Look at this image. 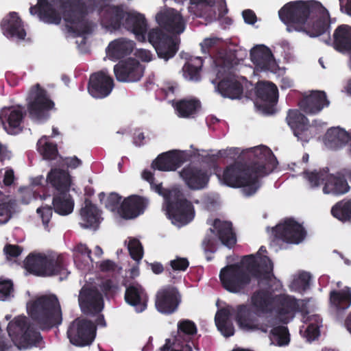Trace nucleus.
Masks as SVG:
<instances>
[{
	"mask_svg": "<svg viewBox=\"0 0 351 351\" xmlns=\"http://www.w3.org/2000/svg\"><path fill=\"white\" fill-rule=\"evenodd\" d=\"M26 307H61L59 300L53 293L42 295L27 303Z\"/></svg>",
	"mask_w": 351,
	"mask_h": 351,
	"instance_id": "nucleus-49",
	"label": "nucleus"
},
{
	"mask_svg": "<svg viewBox=\"0 0 351 351\" xmlns=\"http://www.w3.org/2000/svg\"><path fill=\"white\" fill-rule=\"evenodd\" d=\"M253 152L256 160L251 164L235 161L224 169L222 176L226 185L232 188L243 187L246 196L255 194L261 187L259 178L268 174L267 165L274 166L277 162L275 156L267 147H255Z\"/></svg>",
	"mask_w": 351,
	"mask_h": 351,
	"instance_id": "nucleus-4",
	"label": "nucleus"
},
{
	"mask_svg": "<svg viewBox=\"0 0 351 351\" xmlns=\"http://www.w3.org/2000/svg\"><path fill=\"white\" fill-rule=\"evenodd\" d=\"M334 46L339 51H351V27L347 25H341L335 30Z\"/></svg>",
	"mask_w": 351,
	"mask_h": 351,
	"instance_id": "nucleus-39",
	"label": "nucleus"
},
{
	"mask_svg": "<svg viewBox=\"0 0 351 351\" xmlns=\"http://www.w3.org/2000/svg\"><path fill=\"white\" fill-rule=\"evenodd\" d=\"M167 214L174 223L186 225L195 217V210L191 202L188 200L182 190L173 188L171 196L166 202Z\"/></svg>",
	"mask_w": 351,
	"mask_h": 351,
	"instance_id": "nucleus-7",
	"label": "nucleus"
},
{
	"mask_svg": "<svg viewBox=\"0 0 351 351\" xmlns=\"http://www.w3.org/2000/svg\"><path fill=\"white\" fill-rule=\"evenodd\" d=\"M179 173L186 186L193 191L205 189L210 179L206 170L193 165H186Z\"/></svg>",
	"mask_w": 351,
	"mask_h": 351,
	"instance_id": "nucleus-19",
	"label": "nucleus"
},
{
	"mask_svg": "<svg viewBox=\"0 0 351 351\" xmlns=\"http://www.w3.org/2000/svg\"><path fill=\"white\" fill-rule=\"evenodd\" d=\"M74 259L75 261L78 260L80 255L83 257H86L88 260L93 261L91 257L92 251L86 244L81 243L77 244L74 248Z\"/></svg>",
	"mask_w": 351,
	"mask_h": 351,
	"instance_id": "nucleus-58",
	"label": "nucleus"
},
{
	"mask_svg": "<svg viewBox=\"0 0 351 351\" xmlns=\"http://www.w3.org/2000/svg\"><path fill=\"white\" fill-rule=\"evenodd\" d=\"M148 202V199L144 197L132 195L123 199L118 212L123 219H134L144 213Z\"/></svg>",
	"mask_w": 351,
	"mask_h": 351,
	"instance_id": "nucleus-20",
	"label": "nucleus"
},
{
	"mask_svg": "<svg viewBox=\"0 0 351 351\" xmlns=\"http://www.w3.org/2000/svg\"><path fill=\"white\" fill-rule=\"evenodd\" d=\"M8 332L14 345L19 350H25L35 346L40 335L25 317H18L10 322Z\"/></svg>",
	"mask_w": 351,
	"mask_h": 351,
	"instance_id": "nucleus-9",
	"label": "nucleus"
},
{
	"mask_svg": "<svg viewBox=\"0 0 351 351\" xmlns=\"http://www.w3.org/2000/svg\"><path fill=\"white\" fill-rule=\"evenodd\" d=\"M271 333L278 346L287 345L289 342V332L285 327L274 328Z\"/></svg>",
	"mask_w": 351,
	"mask_h": 351,
	"instance_id": "nucleus-55",
	"label": "nucleus"
},
{
	"mask_svg": "<svg viewBox=\"0 0 351 351\" xmlns=\"http://www.w3.org/2000/svg\"><path fill=\"white\" fill-rule=\"evenodd\" d=\"M114 73L118 82H135L139 81L144 73V66L135 58L120 60L114 66Z\"/></svg>",
	"mask_w": 351,
	"mask_h": 351,
	"instance_id": "nucleus-14",
	"label": "nucleus"
},
{
	"mask_svg": "<svg viewBox=\"0 0 351 351\" xmlns=\"http://www.w3.org/2000/svg\"><path fill=\"white\" fill-rule=\"evenodd\" d=\"M203 62L201 57H195L187 61L182 69L184 77L192 81H199Z\"/></svg>",
	"mask_w": 351,
	"mask_h": 351,
	"instance_id": "nucleus-43",
	"label": "nucleus"
},
{
	"mask_svg": "<svg viewBox=\"0 0 351 351\" xmlns=\"http://www.w3.org/2000/svg\"><path fill=\"white\" fill-rule=\"evenodd\" d=\"M178 117L190 118L194 117L201 108V103L196 99H182L173 102Z\"/></svg>",
	"mask_w": 351,
	"mask_h": 351,
	"instance_id": "nucleus-37",
	"label": "nucleus"
},
{
	"mask_svg": "<svg viewBox=\"0 0 351 351\" xmlns=\"http://www.w3.org/2000/svg\"><path fill=\"white\" fill-rule=\"evenodd\" d=\"M274 265L267 256H244L240 263L228 265L219 272L222 287L230 293L243 292L250 284L252 278L270 282L275 278Z\"/></svg>",
	"mask_w": 351,
	"mask_h": 351,
	"instance_id": "nucleus-3",
	"label": "nucleus"
},
{
	"mask_svg": "<svg viewBox=\"0 0 351 351\" xmlns=\"http://www.w3.org/2000/svg\"><path fill=\"white\" fill-rule=\"evenodd\" d=\"M181 301V294L173 286L163 287L156 295V307H178Z\"/></svg>",
	"mask_w": 351,
	"mask_h": 351,
	"instance_id": "nucleus-30",
	"label": "nucleus"
},
{
	"mask_svg": "<svg viewBox=\"0 0 351 351\" xmlns=\"http://www.w3.org/2000/svg\"><path fill=\"white\" fill-rule=\"evenodd\" d=\"M185 160L183 152L171 150L159 154L153 161L152 166L162 171H176Z\"/></svg>",
	"mask_w": 351,
	"mask_h": 351,
	"instance_id": "nucleus-21",
	"label": "nucleus"
},
{
	"mask_svg": "<svg viewBox=\"0 0 351 351\" xmlns=\"http://www.w3.org/2000/svg\"><path fill=\"white\" fill-rule=\"evenodd\" d=\"M217 239L215 233H214V229L212 228H209L205 237L202 241V247L204 252L206 254V260L210 261L213 259V257L209 256L210 254H213L217 250Z\"/></svg>",
	"mask_w": 351,
	"mask_h": 351,
	"instance_id": "nucleus-50",
	"label": "nucleus"
},
{
	"mask_svg": "<svg viewBox=\"0 0 351 351\" xmlns=\"http://www.w3.org/2000/svg\"><path fill=\"white\" fill-rule=\"evenodd\" d=\"M227 156L226 150H219L215 154H208L204 156V161L208 163H217L219 158Z\"/></svg>",
	"mask_w": 351,
	"mask_h": 351,
	"instance_id": "nucleus-64",
	"label": "nucleus"
},
{
	"mask_svg": "<svg viewBox=\"0 0 351 351\" xmlns=\"http://www.w3.org/2000/svg\"><path fill=\"white\" fill-rule=\"evenodd\" d=\"M269 308H238L236 321L241 329L250 331L259 328L261 324H265V319L273 315Z\"/></svg>",
	"mask_w": 351,
	"mask_h": 351,
	"instance_id": "nucleus-11",
	"label": "nucleus"
},
{
	"mask_svg": "<svg viewBox=\"0 0 351 351\" xmlns=\"http://www.w3.org/2000/svg\"><path fill=\"white\" fill-rule=\"evenodd\" d=\"M21 106L5 107L1 110V125L9 134H18L23 131V122L26 112Z\"/></svg>",
	"mask_w": 351,
	"mask_h": 351,
	"instance_id": "nucleus-17",
	"label": "nucleus"
},
{
	"mask_svg": "<svg viewBox=\"0 0 351 351\" xmlns=\"http://www.w3.org/2000/svg\"><path fill=\"white\" fill-rule=\"evenodd\" d=\"M122 28L132 32L138 40H145L147 29L146 19L143 14L128 11Z\"/></svg>",
	"mask_w": 351,
	"mask_h": 351,
	"instance_id": "nucleus-24",
	"label": "nucleus"
},
{
	"mask_svg": "<svg viewBox=\"0 0 351 351\" xmlns=\"http://www.w3.org/2000/svg\"><path fill=\"white\" fill-rule=\"evenodd\" d=\"M216 2L226 4L225 0H190L189 11L197 17H202L206 13L208 7H213Z\"/></svg>",
	"mask_w": 351,
	"mask_h": 351,
	"instance_id": "nucleus-47",
	"label": "nucleus"
},
{
	"mask_svg": "<svg viewBox=\"0 0 351 351\" xmlns=\"http://www.w3.org/2000/svg\"><path fill=\"white\" fill-rule=\"evenodd\" d=\"M275 307H300L298 300L291 295L282 293L274 297Z\"/></svg>",
	"mask_w": 351,
	"mask_h": 351,
	"instance_id": "nucleus-52",
	"label": "nucleus"
},
{
	"mask_svg": "<svg viewBox=\"0 0 351 351\" xmlns=\"http://www.w3.org/2000/svg\"><path fill=\"white\" fill-rule=\"evenodd\" d=\"M30 315L46 328L58 325L62 322L61 308H32Z\"/></svg>",
	"mask_w": 351,
	"mask_h": 351,
	"instance_id": "nucleus-27",
	"label": "nucleus"
},
{
	"mask_svg": "<svg viewBox=\"0 0 351 351\" xmlns=\"http://www.w3.org/2000/svg\"><path fill=\"white\" fill-rule=\"evenodd\" d=\"M250 58L256 66L263 70L269 69L274 60L270 49L264 45L253 47L250 51Z\"/></svg>",
	"mask_w": 351,
	"mask_h": 351,
	"instance_id": "nucleus-34",
	"label": "nucleus"
},
{
	"mask_svg": "<svg viewBox=\"0 0 351 351\" xmlns=\"http://www.w3.org/2000/svg\"><path fill=\"white\" fill-rule=\"evenodd\" d=\"M26 100L29 118L39 121L47 120L50 116V110L55 106L47 91L39 84L30 88Z\"/></svg>",
	"mask_w": 351,
	"mask_h": 351,
	"instance_id": "nucleus-8",
	"label": "nucleus"
},
{
	"mask_svg": "<svg viewBox=\"0 0 351 351\" xmlns=\"http://www.w3.org/2000/svg\"><path fill=\"white\" fill-rule=\"evenodd\" d=\"M286 121L295 136L304 143H308L313 137L311 124L307 117L298 109H289Z\"/></svg>",
	"mask_w": 351,
	"mask_h": 351,
	"instance_id": "nucleus-16",
	"label": "nucleus"
},
{
	"mask_svg": "<svg viewBox=\"0 0 351 351\" xmlns=\"http://www.w3.org/2000/svg\"><path fill=\"white\" fill-rule=\"evenodd\" d=\"M37 150L45 160H54L58 155L57 145L53 142L47 141L45 137L38 140Z\"/></svg>",
	"mask_w": 351,
	"mask_h": 351,
	"instance_id": "nucleus-46",
	"label": "nucleus"
},
{
	"mask_svg": "<svg viewBox=\"0 0 351 351\" xmlns=\"http://www.w3.org/2000/svg\"><path fill=\"white\" fill-rule=\"evenodd\" d=\"M229 308H220L216 313L215 321L218 330L226 337L233 335L234 329L230 319Z\"/></svg>",
	"mask_w": 351,
	"mask_h": 351,
	"instance_id": "nucleus-41",
	"label": "nucleus"
},
{
	"mask_svg": "<svg viewBox=\"0 0 351 351\" xmlns=\"http://www.w3.org/2000/svg\"><path fill=\"white\" fill-rule=\"evenodd\" d=\"M150 188L152 191L162 196L165 202L171 196L172 189H167L163 188L162 183L156 184L154 181L151 182Z\"/></svg>",
	"mask_w": 351,
	"mask_h": 351,
	"instance_id": "nucleus-59",
	"label": "nucleus"
},
{
	"mask_svg": "<svg viewBox=\"0 0 351 351\" xmlns=\"http://www.w3.org/2000/svg\"><path fill=\"white\" fill-rule=\"evenodd\" d=\"M212 225L214 233L223 245L231 248L236 244V234L233 231L232 223L230 221L215 219Z\"/></svg>",
	"mask_w": 351,
	"mask_h": 351,
	"instance_id": "nucleus-28",
	"label": "nucleus"
},
{
	"mask_svg": "<svg viewBox=\"0 0 351 351\" xmlns=\"http://www.w3.org/2000/svg\"><path fill=\"white\" fill-rule=\"evenodd\" d=\"M311 276L309 273L302 271L294 278L289 288L291 291L302 293L306 291L310 287Z\"/></svg>",
	"mask_w": 351,
	"mask_h": 351,
	"instance_id": "nucleus-51",
	"label": "nucleus"
},
{
	"mask_svg": "<svg viewBox=\"0 0 351 351\" xmlns=\"http://www.w3.org/2000/svg\"><path fill=\"white\" fill-rule=\"evenodd\" d=\"M47 181L57 192H69L71 176L65 170L51 169L47 174Z\"/></svg>",
	"mask_w": 351,
	"mask_h": 351,
	"instance_id": "nucleus-33",
	"label": "nucleus"
},
{
	"mask_svg": "<svg viewBox=\"0 0 351 351\" xmlns=\"http://www.w3.org/2000/svg\"><path fill=\"white\" fill-rule=\"evenodd\" d=\"M23 267L29 274L40 277L60 275L66 278L69 272L64 256H47L43 253L31 252L23 261Z\"/></svg>",
	"mask_w": 351,
	"mask_h": 351,
	"instance_id": "nucleus-5",
	"label": "nucleus"
},
{
	"mask_svg": "<svg viewBox=\"0 0 351 351\" xmlns=\"http://www.w3.org/2000/svg\"><path fill=\"white\" fill-rule=\"evenodd\" d=\"M256 95L258 99L273 106L278 101V90L272 82H260L256 87Z\"/></svg>",
	"mask_w": 351,
	"mask_h": 351,
	"instance_id": "nucleus-36",
	"label": "nucleus"
},
{
	"mask_svg": "<svg viewBox=\"0 0 351 351\" xmlns=\"http://www.w3.org/2000/svg\"><path fill=\"white\" fill-rule=\"evenodd\" d=\"M125 302L130 306L141 305L147 306V294L143 288L138 284L130 285L126 288L125 293Z\"/></svg>",
	"mask_w": 351,
	"mask_h": 351,
	"instance_id": "nucleus-40",
	"label": "nucleus"
},
{
	"mask_svg": "<svg viewBox=\"0 0 351 351\" xmlns=\"http://www.w3.org/2000/svg\"><path fill=\"white\" fill-rule=\"evenodd\" d=\"M31 14H37L40 20L49 24L58 25L61 21V16L53 5L47 0H38L36 5L29 8Z\"/></svg>",
	"mask_w": 351,
	"mask_h": 351,
	"instance_id": "nucleus-25",
	"label": "nucleus"
},
{
	"mask_svg": "<svg viewBox=\"0 0 351 351\" xmlns=\"http://www.w3.org/2000/svg\"><path fill=\"white\" fill-rule=\"evenodd\" d=\"M156 21L166 31L173 34H180L184 30L185 25L181 14L174 9H169L157 14Z\"/></svg>",
	"mask_w": 351,
	"mask_h": 351,
	"instance_id": "nucleus-22",
	"label": "nucleus"
},
{
	"mask_svg": "<svg viewBox=\"0 0 351 351\" xmlns=\"http://www.w3.org/2000/svg\"><path fill=\"white\" fill-rule=\"evenodd\" d=\"M110 0H59L64 21L71 25L70 32L78 36L90 34L95 23L88 19L89 10H97L102 27L110 32L120 30L124 23L127 10L123 5L110 4Z\"/></svg>",
	"mask_w": 351,
	"mask_h": 351,
	"instance_id": "nucleus-1",
	"label": "nucleus"
},
{
	"mask_svg": "<svg viewBox=\"0 0 351 351\" xmlns=\"http://www.w3.org/2000/svg\"><path fill=\"white\" fill-rule=\"evenodd\" d=\"M121 200V197L116 193H111L106 199V206L111 210L118 208Z\"/></svg>",
	"mask_w": 351,
	"mask_h": 351,
	"instance_id": "nucleus-62",
	"label": "nucleus"
},
{
	"mask_svg": "<svg viewBox=\"0 0 351 351\" xmlns=\"http://www.w3.org/2000/svg\"><path fill=\"white\" fill-rule=\"evenodd\" d=\"M80 307H104L102 293L95 287H83L79 294Z\"/></svg>",
	"mask_w": 351,
	"mask_h": 351,
	"instance_id": "nucleus-31",
	"label": "nucleus"
},
{
	"mask_svg": "<svg viewBox=\"0 0 351 351\" xmlns=\"http://www.w3.org/2000/svg\"><path fill=\"white\" fill-rule=\"evenodd\" d=\"M274 297L269 290H256L250 298L252 307H271L270 306L274 304Z\"/></svg>",
	"mask_w": 351,
	"mask_h": 351,
	"instance_id": "nucleus-45",
	"label": "nucleus"
},
{
	"mask_svg": "<svg viewBox=\"0 0 351 351\" xmlns=\"http://www.w3.org/2000/svg\"><path fill=\"white\" fill-rule=\"evenodd\" d=\"M36 213L40 217L45 228H47L53 214V208L50 206H44L37 208Z\"/></svg>",
	"mask_w": 351,
	"mask_h": 351,
	"instance_id": "nucleus-57",
	"label": "nucleus"
},
{
	"mask_svg": "<svg viewBox=\"0 0 351 351\" xmlns=\"http://www.w3.org/2000/svg\"><path fill=\"white\" fill-rule=\"evenodd\" d=\"M328 172L329 169L325 167L319 171H305L304 174L312 186H318L325 181L323 191L326 194L340 195L349 191L350 186L343 174L340 172L329 174Z\"/></svg>",
	"mask_w": 351,
	"mask_h": 351,
	"instance_id": "nucleus-6",
	"label": "nucleus"
},
{
	"mask_svg": "<svg viewBox=\"0 0 351 351\" xmlns=\"http://www.w3.org/2000/svg\"><path fill=\"white\" fill-rule=\"evenodd\" d=\"M147 38L161 59L168 60L174 57L178 51V45L173 37L159 27L150 29Z\"/></svg>",
	"mask_w": 351,
	"mask_h": 351,
	"instance_id": "nucleus-10",
	"label": "nucleus"
},
{
	"mask_svg": "<svg viewBox=\"0 0 351 351\" xmlns=\"http://www.w3.org/2000/svg\"><path fill=\"white\" fill-rule=\"evenodd\" d=\"M135 43L125 38H119L110 42L106 53L112 60H117L131 54Z\"/></svg>",
	"mask_w": 351,
	"mask_h": 351,
	"instance_id": "nucleus-29",
	"label": "nucleus"
},
{
	"mask_svg": "<svg viewBox=\"0 0 351 351\" xmlns=\"http://www.w3.org/2000/svg\"><path fill=\"white\" fill-rule=\"evenodd\" d=\"M114 86L112 77L106 70H101L90 75L87 88L93 98L104 99L110 95Z\"/></svg>",
	"mask_w": 351,
	"mask_h": 351,
	"instance_id": "nucleus-13",
	"label": "nucleus"
},
{
	"mask_svg": "<svg viewBox=\"0 0 351 351\" xmlns=\"http://www.w3.org/2000/svg\"><path fill=\"white\" fill-rule=\"evenodd\" d=\"M219 82L216 88L223 97L230 99H240L243 93V86L239 80V77L232 72H228L224 76H221V71H218Z\"/></svg>",
	"mask_w": 351,
	"mask_h": 351,
	"instance_id": "nucleus-18",
	"label": "nucleus"
},
{
	"mask_svg": "<svg viewBox=\"0 0 351 351\" xmlns=\"http://www.w3.org/2000/svg\"><path fill=\"white\" fill-rule=\"evenodd\" d=\"M101 212L98 208L92 203V202L86 198L84 206L80 210V215L83 223L82 226L84 228H92L96 229L100 223Z\"/></svg>",
	"mask_w": 351,
	"mask_h": 351,
	"instance_id": "nucleus-32",
	"label": "nucleus"
},
{
	"mask_svg": "<svg viewBox=\"0 0 351 351\" xmlns=\"http://www.w3.org/2000/svg\"><path fill=\"white\" fill-rule=\"evenodd\" d=\"M329 101L324 91H313L309 95L303 97L298 102L301 110L308 114L319 113Z\"/></svg>",
	"mask_w": 351,
	"mask_h": 351,
	"instance_id": "nucleus-23",
	"label": "nucleus"
},
{
	"mask_svg": "<svg viewBox=\"0 0 351 351\" xmlns=\"http://www.w3.org/2000/svg\"><path fill=\"white\" fill-rule=\"evenodd\" d=\"M276 239L287 243L298 244L306 236L304 228L292 218L287 219L282 223L277 225L273 230Z\"/></svg>",
	"mask_w": 351,
	"mask_h": 351,
	"instance_id": "nucleus-12",
	"label": "nucleus"
},
{
	"mask_svg": "<svg viewBox=\"0 0 351 351\" xmlns=\"http://www.w3.org/2000/svg\"><path fill=\"white\" fill-rule=\"evenodd\" d=\"M178 331L182 332L187 335H194L197 332L195 324L189 320H184L179 323Z\"/></svg>",
	"mask_w": 351,
	"mask_h": 351,
	"instance_id": "nucleus-60",
	"label": "nucleus"
},
{
	"mask_svg": "<svg viewBox=\"0 0 351 351\" xmlns=\"http://www.w3.org/2000/svg\"><path fill=\"white\" fill-rule=\"evenodd\" d=\"M351 139V136L344 130L339 128H332L325 134L326 145L333 149L341 148Z\"/></svg>",
	"mask_w": 351,
	"mask_h": 351,
	"instance_id": "nucleus-35",
	"label": "nucleus"
},
{
	"mask_svg": "<svg viewBox=\"0 0 351 351\" xmlns=\"http://www.w3.org/2000/svg\"><path fill=\"white\" fill-rule=\"evenodd\" d=\"M329 300L334 307H350L351 306V288L345 287L339 290H332L329 293Z\"/></svg>",
	"mask_w": 351,
	"mask_h": 351,
	"instance_id": "nucleus-42",
	"label": "nucleus"
},
{
	"mask_svg": "<svg viewBox=\"0 0 351 351\" xmlns=\"http://www.w3.org/2000/svg\"><path fill=\"white\" fill-rule=\"evenodd\" d=\"M269 311L273 312V315L268 319H265V324H286L293 317L291 308H269Z\"/></svg>",
	"mask_w": 351,
	"mask_h": 351,
	"instance_id": "nucleus-48",
	"label": "nucleus"
},
{
	"mask_svg": "<svg viewBox=\"0 0 351 351\" xmlns=\"http://www.w3.org/2000/svg\"><path fill=\"white\" fill-rule=\"evenodd\" d=\"M130 255L132 259L139 261L143 256V249L142 244L138 239L133 238L130 240L128 245Z\"/></svg>",
	"mask_w": 351,
	"mask_h": 351,
	"instance_id": "nucleus-53",
	"label": "nucleus"
},
{
	"mask_svg": "<svg viewBox=\"0 0 351 351\" xmlns=\"http://www.w3.org/2000/svg\"><path fill=\"white\" fill-rule=\"evenodd\" d=\"M5 254L11 258H17L22 252L23 247L18 245L6 244L3 248Z\"/></svg>",
	"mask_w": 351,
	"mask_h": 351,
	"instance_id": "nucleus-63",
	"label": "nucleus"
},
{
	"mask_svg": "<svg viewBox=\"0 0 351 351\" xmlns=\"http://www.w3.org/2000/svg\"><path fill=\"white\" fill-rule=\"evenodd\" d=\"M95 329L93 321L76 319L69 328L68 337L74 345L86 346L93 341L95 337Z\"/></svg>",
	"mask_w": 351,
	"mask_h": 351,
	"instance_id": "nucleus-15",
	"label": "nucleus"
},
{
	"mask_svg": "<svg viewBox=\"0 0 351 351\" xmlns=\"http://www.w3.org/2000/svg\"><path fill=\"white\" fill-rule=\"evenodd\" d=\"M13 290L14 288L12 280H0V300L5 301L10 300Z\"/></svg>",
	"mask_w": 351,
	"mask_h": 351,
	"instance_id": "nucleus-56",
	"label": "nucleus"
},
{
	"mask_svg": "<svg viewBox=\"0 0 351 351\" xmlns=\"http://www.w3.org/2000/svg\"><path fill=\"white\" fill-rule=\"evenodd\" d=\"M14 208V202L12 201L0 204V223H7L12 217Z\"/></svg>",
	"mask_w": 351,
	"mask_h": 351,
	"instance_id": "nucleus-54",
	"label": "nucleus"
},
{
	"mask_svg": "<svg viewBox=\"0 0 351 351\" xmlns=\"http://www.w3.org/2000/svg\"><path fill=\"white\" fill-rule=\"evenodd\" d=\"M278 16L288 32H302L310 37L322 35L330 27L327 10L315 0L290 1L279 10Z\"/></svg>",
	"mask_w": 351,
	"mask_h": 351,
	"instance_id": "nucleus-2",
	"label": "nucleus"
},
{
	"mask_svg": "<svg viewBox=\"0 0 351 351\" xmlns=\"http://www.w3.org/2000/svg\"><path fill=\"white\" fill-rule=\"evenodd\" d=\"M52 204L54 211L60 215H68L73 210L74 202L69 192H57Z\"/></svg>",
	"mask_w": 351,
	"mask_h": 351,
	"instance_id": "nucleus-38",
	"label": "nucleus"
},
{
	"mask_svg": "<svg viewBox=\"0 0 351 351\" xmlns=\"http://www.w3.org/2000/svg\"><path fill=\"white\" fill-rule=\"evenodd\" d=\"M170 265L174 271H185L189 265V262L186 258L178 257L170 261Z\"/></svg>",
	"mask_w": 351,
	"mask_h": 351,
	"instance_id": "nucleus-61",
	"label": "nucleus"
},
{
	"mask_svg": "<svg viewBox=\"0 0 351 351\" xmlns=\"http://www.w3.org/2000/svg\"><path fill=\"white\" fill-rule=\"evenodd\" d=\"M332 215L341 221L351 220V199H343L336 203L331 208Z\"/></svg>",
	"mask_w": 351,
	"mask_h": 351,
	"instance_id": "nucleus-44",
	"label": "nucleus"
},
{
	"mask_svg": "<svg viewBox=\"0 0 351 351\" xmlns=\"http://www.w3.org/2000/svg\"><path fill=\"white\" fill-rule=\"evenodd\" d=\"M1 26L3 34L8 38L23 40L26 36L22 20L16 12H10L9 16L2 21Z\"/></svg>",
	"mask_w": 351,
	"mask_h": 351,
	"instance_id": "nucleus-26",
	"label": "nucleus"
}]
</instances>
